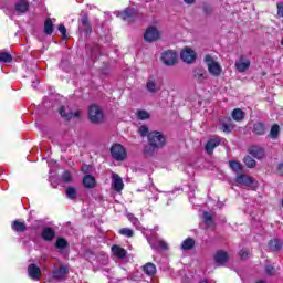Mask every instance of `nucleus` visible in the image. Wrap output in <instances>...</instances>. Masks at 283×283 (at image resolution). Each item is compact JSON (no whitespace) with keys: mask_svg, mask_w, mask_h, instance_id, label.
Returning a JSON list of instances; mask_svg holds the SVG:
<instances>
[{"mask_svg":"<svg viewBox=\"0 0 283 283\" xmlns=\"http://www.w3.org/2000/svg\"><path fill=\"white\" fill-rule=\"evenodd\" d=\"M15 10L17 12L25 13L28 10H30V3L25 0H20L18 3H15Z\"/></svg>","mask_w":283,"mask_h":283,"instance_id":"obj_28","label":"nucleus"},{"mask_svg":"<svg viewBox=\"0 0 283 283\" xmlns=\"http://www.w3.org/2000/svg\"><path fill=\"white\" fill-rule=\"evenodd\" d=\"M83 185L86 189H94L96 187V178L92 175H86L83 178Z\"/></svg>","mask_w":283,"mask_h":283,"instance_id":"obj_21","label":"nucleus"},{"mask_svg":"<svg viewBox=\"0 0 283 283\" xmlns=\"http://www.w3.org/2000/svg\"><path fill=\"white\" fill-rule=\"evenodd\" d=\"M161 61L168 67H171V66L176 65V63H178V54L172 50L165 51L161 54Z\"/></svg>","mask_w":283,"mask_h":283,"instance_id":"obj_5","label":"nucleus"},{"mask_svg":"<svg viewBox=\"0 0 283 283\" xmlns=\"http://www.w3.org/2000/svg\"><path fill=\"white\" fill-rule=\"evenodd\" d=\"M180 59L184 61V63L191 64L196 62L197 55L193 50L186 48L184 51H181Z\"/></svg>","mask_w":283,"mask_h":283,"instance_id":"obj_7","label":"nucleus"},{"mask_svg":"<svg viewBox=\"0 0 283 283\" xmlns=\"http://www.w3.org/2000/svg\"><path fill=\"white\" fill-rule=\"evenodd\" d=\"M57 30L60 32V34H62V36L65 39L67 36V29L65 28V25L60 24L57 27Z\"/></svg>","mask_w":283,"mask_h":283,"instance_id":"obj_45","label":"nucleus"},{"mask_svg":"<svg viewBox=\"0 0 283 283\" xmlns=\"http://www.w3.org/2000/svg\"><path fill=\"white\" fill-rule=\"evenodd\" d=\"M248 151L250 156H253V158H256V160H262V158L265 156L264 148L261 146H251Z\"/></svg>","mask_w":283,"mask_h":283,"instance_id":"obj_13","label":"nucleus"},{"mask_svg":"<svg viewBox=\"0 0 283 283\" xmlns=\"http://www.w3.org/2000/svg\"><path fill=\"white\" fill-rule=\"evenodd\" d=\"M146 90L149 92V94H157V92H160V85L154 81V77H148Z\"/></svg>","mask_w":283,"mask_h":283,"instance_id":"obj_16","label":"nucleus"},{"mask_svg":"<svg viewBox=\"0 0 283 283\" xmlns=\"http://www.w3.org/2000/svg\"><path fill=\"white\" fill-rule=\"evenodd\" d=\"M38 84H39V83L33 82L32 87H34V88H35Z\"/></svg>","mask_w":283,"mask_h":283,"instance_id":"obj_54","label":"nucleus"},{"mask_svg":"<svg viewBox=\"0 0 283 283\" xmlns=\"http://www.w3.org/2000/svg\"><path fill=\"white\" fill-rule=\"evenodd\" d=\"M112 252L116 255V258H119V260L127 258V250L120 248V245H113Z\"/></svg>","mask_w":283,"mask_h":283,"instance_id":"obj_24","label":"nucleus"},{"mask_svg":"<svg viewBox=\"0 0 283 283\" xmlns=\"http://www.w3.org/2000/svg\"><path fill=\"white\" fill-rule=\"evenodd\" d=\"M143 271L146 273V275L154 276L156 275V265L154 263H146L143 266Z\"/></svg>","mask_w":283,"mask_h":283,"instance_id":"obj_32","label":"nucleus"},{"mask_svg":"<svg viewBox=\"0 0 283 283\" xmlns=\"http://www.w3.org/2000/svg\"><path fill=\"white\" fill-rule=\"evenodd\" d=\"M218 145H220V142H218L217 139L208 140V143L206 144L207 154H213V150L216 149V147H218Z\"/></svg>","mask_w":283,"mask_h":283,"instance_id":"obj_31","label":"nucleus"},{"mask_svg":"<svg viewBox=\"0 0 283 283\" xmlns=\"http://www.w3.org/2000/svg\"><path fill=\"white\" fill-rule=\"evenodd\" d=\"M277 14L283 18V2L277 3Z\"/></svg>","mask_w":283,"mask_h":283,"instance_id":"obj_48","label":"nucleus"},{"mask_svg":"<svg viewBox=\"0 0 283 283\" xmlns=\"http://www.w3.org/2000/svg\"><path fill=\"white\" fill-rule=\"evenodd\" d=\"M111 155L114 160L123 161L127 158V150L120 144H114L111 147Z\"/></svg>","mask_w":283,"mask_h":283,"instance_id":"obj_4","label":"nucleus"},{"mask_svg":"<svg viewBox=\"0 0 283 283\" xmlns=\"http://www.w3.org/2000/svg\"><path fill=\"white\" fill-rule=\"evenodd\" d=\"M12 229L17 233H25V231H28V226H25L23 222H20L19 220H15L13 221Z\"/></svg>","mask_w":283,"mask_h":283,"instance_id":"obj_26","label":"nucleus"},{"mask_svg":"<svg viewBox=\"0 0 283 283\" xmlns=\"http://www.w3.org/2000/svg\"><path fill=\"white\" fill-rule=\"evenodd\" d=\"M202 12L205 17H211V14H213V7H211L210 4L203 3Z\"/></svg>","mask_w":283,"mask_h":283,"instance_id":"obj_40","label":"nucleus"},{"mask_svg":"<svg viewBox=\"0 0 283 283\" xmlns=\"http://www.w3.org/2000/svg\"><path fill=\"white\" fill-rule=\"evenodd\" d=\"M150 116L151 115L149 114V112H147L145 109H142V111L137 112V118L139 120H149Z\"/></svg>","mask_w":283,"mask_h":283,"instance_id":"obj_39","label":"nucleus"},{"mask_svg":"<svg viewBox=\"0 0 283 283\" xmlns=\"http://www.w3.org/2000/svg\"><path fill=\"white\" fill-rule=\"evenodd\" d=\"M235 182H238V185H244L245 187H258V181H255L253 177H249L248 175L237 176Z\"/></svg>","mask_w":283,"mask_h":283,"instance_id":"obj_8","label":"nucleus"},{"mask_svg":"<svg viewBox=\"0 0 283 283\" xmlns=\"http://www.w3.org/2000/svg\"><path fill=\"white\" fill-rule=\"evenodd\" d=\"M203 223L208 229H211V227H214L216 222L213 221V213L209 211H205L202 214Z\"/></svg>","mask_w":283,"mask_h":283,"instance_id":"obj_22","label":"nucleus"},{"mask_svg":"<svg viewBox=\"0 0 283 283\" xmlns=\"http://www.w3.org/2000/svg\"><path fill=\"white\" fill-rule=\"evenodd\" d=\"M0 63H12V55L8 52H0Z\"/></svg>","mask_w":283,"mask_h":283,"instance_id":"obj_38","label":"nucleus"},{"mask_svg":"<svg viewBox=\"0 0 283 283\" xmlns=\"http://www.w3.org/2000/svg\"><path fill=\"white\" fill-rule=\"evenodd\" d=\"M243 163H244L245 167H248L249 169H253V167H255L258 165L255 159H253V157H251L249 155L243 158Z\"/></svg>","mask_w":283,"mask_h":283,"instance_id":"obj_35","label":"nucleus"},{"mask_svg":"<svg viewBox=\"0 0 283 283\" xmlns=\"http://www.w3.org/2000/svg\"><path fill=\"white\" fill-rule=\"evenodd\" d=\"M281 45L283 46V38H282V40H281Z\"/></svg>","mask_w":283,"mask_h":283,"instance_id":"obj_56","label":"nucleus"},{"mask_svg":"<svg viewBox=\"0 0 283 283\" xmlns=\"http://www.w3.org/2000/svg\"><path fill=\"white\" fill-rule=\"evenodd\" d=\"M120 17L123 21H132L138 17V11L134 8H126L122 13Z\"/></svg>","mask_w":283,"mask_h":283,"instance_id":"obj_14","label":"nucleus"},{"mask_svg":"<svg viewBox=\"0 0 283 283\" xmlns=\"http://www.w3.org/2000/svg\"><path fill=\"white\" fill-rule=\"evenodd\" d=\"M67 273H70V269L65 265H61L57 270L53 271V277L54 280H63Z\"/></svg>","mask_w":283,"mask_h":283,"instance_id":"obj_20","label":"nucleus"},{"mask_svg":"<svg viewBox=\"0 0 283 283\" xmlns=\"http://www.w3.org/2000/svg\"><path fill=\"white\" fill-rule=\"evenodd\" d=\"M41 238L44 240V242H52V240L56 238V232L54 231L53 228L45 227L42 230Z\"/></svg>","mask_w":283,"mask_h":283,"instance_id":"obj_15","label":"nucleus"},{"mask_svg":"<svg viewBox=\"0 0 283 283\" xmlns=\"http://www.w3.org/2000/svg\"><path fill=\"white\" fill-rule=\"evenodd\" d=\"M44 33L49 36H52L54 33V23H52V19L48 18L44 22Z\"/></svg>","mask_w":283,"mask_h":283,"instance_id":"obj_30","label":"nucleus"},{"mask_svg":"<svg viewBox=\"0 0 283 283\" xmlns=\"http://www.w3.org/2000/svg\"><path fill=\"white\" fill-rule=\"evenodd\" d=\"M276 171H277L279 176H283V163L279 164Z\"/></svg>","mask_w":283,"mask_h":283,"instance_id":"obj_51","label":"nucleus"},{"mask_svg":"<svg viewBox=\"0 0 283 283\" xmlns=\"http://www.w3.org/2000/svg\"><path fill=\"white\" fill-rule=\"evenodd\" d=\"M235 69L242 74L251 67V61L247 59L244 55H240L239 60L235 61Z\"/></svg>","mask_w":283,"mask_h":283,"instance_id":"obj_9","label":"nucleus"},{"mask_svg":"<svg viewBox=\"0 0 283 283\" xmlns=\"http://www.w3.org/2000/svg\"><path fill=\"white\" fill-rule=\"evenodd\" d=\"M214 262L222 266L223 264H227L229 262V253L224 250H219L214 254Z\"/></svg>","mask_w":283,"mask_h":283,"instance_id":"obj_12","label":"nucleus"},{"mask_svg":"<svg viewBox=\"0 0 283 283\" xmlns=\"http://www.w3.org/2000/svg\"><path fill=\"white\" fill-rule=\"evenodd\" d=\"M62 180H63V182H66V184L72 182V174L69 170H65L62 174Z\"/></svg>","mask_w":283,"mask_h":283,"instance_id":"obj_44","label":"nucleus"},{"mask_svg":"<svg viewBox=\"0 0 283 283\" xmlns=\"http://www.w3.org/2000/svg\"><path fill=\"white\" fill-rule=\"evenodd\" d=\"M208 72L212 76H220L222 74V66L218 62L208 63Z\"/></svg>","mask_w":283,"mask_h":283,"instance_id":"obj_17","label":"nucleus"},{"mask_svg":"<svg viewBox=\"0 0 283 283\" xmlns=\"http://www.w3.org/2000/svg\"><path fill=\"white\" fill-rule=\"evenodd\" d=\"M28 273H29V277H31V280H35L36 282H39V280H41V268L36 266V264H34V263L29 264Z\"/></svg>","mask_w":283,"mask_h":283,"instance_id":"obj_11","label":"nucleus"},{"mask_svg":"<svg viewBox=\"0 0 283 283\" xmlns=\"http://www.w3.org/2000/svg\"><path fill=\"white\" fill-rule=\"evenodd\" d=\"M232 118L233 120H237V122L244 120V113L242 112L241 108H235L232 112Z\"/></svg>","mask_w":283,"mask_h":283,"instance_id":"obj_37","label":"nucleus"},{"mask_svg":"<svg viewBox=\"0 0 283 283\" xmlns=\"http://www.w3.org/2000/svg\"><path fill=\"white\" fill-rule=\"evenodd\" d=\"M65 193L66 198H69L70 200H76V198H78V191L74 187L66 188Z\"/></svg>","mask_w":283,"mask_h":283,"instance_id":"obj_33","label":"nucleus"},{"mask_svg":"<svg viewBox=\"0 0 283 283\" xmlns=\"http://www.w3.org/2000/svg\"><path fill=\"white\" fill-rule=\"evenodd\" d=\"M192 78L196 81V83L202 85V83L209 78V73H207V70L199 66L192 70Z\"/></svg>","mask_w":283,"mask_h":283,"instance_id":"obj_6","label":"nucleus"},{"mask_svg":"<svg viewBox=\"0 0 283 283\" xmlns=\"http://www.w3.org/2000/svg\"><path fill=\"white\" fill-rule=\"evenodd\" d=\"M279 136H280V125L274 124V125L271 127L269 137L272 138V140H276V138H279Z\"/></svg>","mask_w":283,"mask_h":283,"instance_id":"obj_34","label":"nucleus"},{"mask_svg":"<svg viewBox=\"0 0 283 283\" xmlns=\"http://www.w3.org/2000/svg\"><path fill=\"white\" fill-rule=\"evenodd\" d=\"M81 23L86 32H92V24L90 23V17L86 12H82Z\"/></svg>","mask_w":283,"mask_h":283,"instance_id":"obj_25","label":"nucleus"},{"mask_svg":"<svg viewBox=\"0 0 283 283\" xmlns=\"http://www.w3.org/2000/svg\"><path fill=\"white\" fill-rule=\"evenodd\" d=\"M219 123L221 125L222 132H231V119H228V122L224 119H221Z\"/></svg>","mask_w":283,"mask_h":283,"instance_id":"obj_41","label":"nucleus"},{"mask_svg":"<svg viewBox=\"0 0 283 283\" xmlns=\"http://www.w3.org/2000/svg\"><path fill=\"white\" fill-rule=\"evenodd\" d=\"M282 245H283V242L280 239H272L268 243L270 251H274V252L282 251Z\"/></svg>","mask_w":283,"mask_h":283,"instance_id":"obj_23","label":"nucleus"},{"mask_svg":"<svg viewBox=\"0 0 283 283\" xmlns=\"http://www.w3.org/2000/svg\"><path fill=\"white\" fill-rule=\"evenodd\" d=\"M193 247H196V240H193L192 238H187L182 243L180 249L182 251H191V249H193Z\"/></svg>","mask_w":283,"mask_h":283,"instance_id":"obj_27","label":"nucleus"},{"mask_svg":"<svg viewBox=\"0 0 283 283\" xmlns=\"http://www.w3.org/2000/svg\"><path fill=\"white\" fill-rule=\"evenodd\" d=\"M88 120L93 123V125H101L104 123L105 113L101 106L93 104L88 107Z\"/></svg>","mask_w":283,"mask_h":283,"instance_id":"obj_2","label":"nucleus"},{"mask_svg":"<svg viewBox=\"0 0 283 283\" xmlns=\"http://www.w3.org/2000/svg\"><path fill=\"white\" fill-rule=\"evenodd\" d=\"M59 114L64 120L70 122L72 118H81V111L76 112H67V108L65 106H61L59 108Z\"/></svg>","mask_w":283,"mask_h":283,"instance_id":"obj_10","label":"nucleus"},{"mask_svg":"<svg viewBox=\"0 0 283 283\" xmlns=\"http://www.w3.org/2000/svg\"><path fill=\"white\" fill-rule=\"evenodd\" d=\"M184 2L188 6H193V3H196V0H184Z\"/></svg>","mask_w":283,"mask_h":283,"instance_id":"obj_53","label":"nucleus"},{"mask_svg":"<svg viewBox=\"0 0 283 283\" xmlns=\"http://www.w3.org/2000/svg\"><path fill=\"white\" fill-rule=\"evenodd\" d=\"M120 235H125L126 238H134V230L129 228H123L119 230Z\"/></svg>","mask_w":283,"mask_h":283,"instance_id":"obj_43","label":"nucleus"},{"mask_svg":"<svg viewBox=\"0 0 283 283\" xmlns=\"http://www.w3.org/2000/svg\"><path fill=\"white\" fill-rule=\"evenodd\" d=\"M252 133L254 136H264L266 134V125L262 122H256L253 124Z\"/></svg>","mask_w":283,"mask_h":283,"instance_id":"obj_18","label":"nucleus"},{"mask_svg":"<svg viewBox=\"0 0 283 283\" xmlns=\"http://www.w3.org/2000/svg\"><path fill=\"white\" fill-rule=\"evenodd\" d=\"M159 249H163V251H167L169 249V245L165 241H159Z\"/></svg>","mask_w":283,"mask_h":283,"instance_id":"obj_49","label":"nucleus"},{"mask_svg":"<svg viewBox=\"0 0 283 283\" xmlns=\"http://www.w3.org/2000/svg\"><path fill=\"white\" fill-rule=\"evenodd\" d=\"M265 272L268 275H275V268H273V265H266Z\"/></svg>","mask_w":283,"mask_h":283,"instance_id":"obj_46","label":"nucleus"},{"mask_svg":"<svg viewBox=\"0 0 283 283\" xmlns=\"http://www.w3.org/2000/svg\"><path fill=\"white\" fill-rule=\"evenodd\" d=\"M239 255L242 260H244L245 258H249V252L248 251H244V250H241L239 252Z\"/></svg>","mask_w":283,"mask_h":283,"instance_id":"obj_50","label":"nucleus"},{"mask_svg":"<svg viewBox=\"0 0 283 283\" xmlns=\"http://www.w3.org/2000/svg\"><path fill=\"white\" fill-rule=\"evenodd\" d=\"M167 145V137L158 130H153L148 134V145L144 147L145 156H154L157 149H163Z\"/></svg>","mask_w":283,"mask_h":283,"instance_id":"obj_1","label":"nucleus"},{"mask_svg":"<svg viewBox=\"0 0 283 283\" xmlns=\"http://www.w3.org/2000/svg\"><path fill=\"white\" fill-rule=\"evenodd\" d=\"M70 248V242L65 240V238H59L55 242V249L59 251H65V249Z\"/></svg>","mask_w":283,"mask_h":283,"instance_id":"obj_29","label":"nucleus"},{"mask_svg":"<svg viewBox=\"0 0 283 283\" xmlns=\"http://www.w3.org/2000/svg\"><path fill=\"white\" fill-rule=\"evenodd\" d=\"M127 218L133 224H138V218H136L133 213L127 214Z\"/></svg>","mask_w":283,"mask_h":283,"instance_id":"obj_47","label":"nucleus"},{"mask_svg":"<svg viewBox=\"0 0 283 283\" xmlns=\"http://www.w3.org/2000/svg\"><path fill=\"white\" fill-rule=\"evenodd\" d=\"M138 134L142 136V138H145L146 136H149V127H147V125H142L138 128Z\"/></svg>","mask_w":283,"mask_h":283,"instance_id":"obj_42","label":"nucleus"},{"mask_svg":"<svg viewBox=\"0 0 283 283\" xmlns=\"http://www.w3.org/2000/svg\"><path fill=\"white\" fill-rule=\"evenodd\" d=\"M112 187L117 192L123 191V188L125 187V184H123V178H120V176H118V174H113Z\"/></svg>","mask_w":283,"mask_h":283,"instance_id":"obj_19","label":"nucleus"},{"mask_svg":"<svg viewBox=\"0 0 283 283\" xmlns=\"http://www.w3.org/2000/svg\"><path fill=\"white\" fill-rule=\"evenodd\" d=\"M205 62L206 63H216V61H213V57L211 55H206Z\"/></svg>","mask_w":283,"mask_h":283,"instance_id":"obj_52","label":"nucleus"},{"mask_svg":"<svg viewBox=\"0 0 283 283\" xmlns=\"http://www.w3.org/2000/svg\"><path fill=\"white\" fill-rule=\"evenodd\" d=\"M229 165H230V169H232V171H234V174L242 172V164H240L239 161L231 160V161H229Z\"/></svg>","mask_w":283,"mask_h":283,"instance_id":"obj_36","label":"nucleus"},{"mask_svg":"<svg viewBox=\"0 0 283 283\" xmlns=\"http://www.w3.org/2000/svg\"><path fill=\"white\" fill-rule=\"evenodd\" d=\"M255 283H266V281H256Z\"/></svg>","mask_w":283,"mask_h":283,"instance_id":"obj_55","label":"nucleus"},{"mask_svg":"<svg viewBox=\"0 0 283 283\" xmlns=\"http://www.w3.org/2000/svg\"><path fill=\"white\" fill-rule=\"evenodd\" d=\"M160 31L151 25V27H148L144 33V41L145 43H155V41H158L160 40Z\"/></svg>","mask_w":283,"mask_h":283,"instance_id":"obj_3","label":"nucleus"}]
</instances>
